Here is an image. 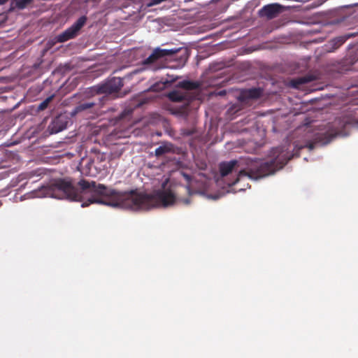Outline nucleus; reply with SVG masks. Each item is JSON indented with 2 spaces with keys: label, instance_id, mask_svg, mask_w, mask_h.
<instances>
[{
  "label": "nucleus",
  "instance_id": "f257e3e1",
  "mask_svg": "<svg viewBox=\"0 0 358 358\" xmlns=\"http://www.w3.org/2000/svg\"><path fill=\"white\" fill-rule=\"evenodd\" d=\"M78 185L81 189L80 191L69 178H58L49 185L43 186L36 194L38 197L80 201L83 208L92 203H99L133 211L166 207L176 201V196L170 189L157 190L153 194H146L136 189L122 192L85 180H80Z\"/></svg>",
  "mask_w": 358,
  "mask_h": 358
},
{
  "label": "nucleus",
  "instance_id": "f03ea898",
  "mask_svg": "<svg viewBox=\"0 0 358 358\" xmlns=\"http://www.w3.org/2000/svg\"><path fill=\"white\" fill-rule=\"evenodd\" d=\"M293 154H290L285 146H280L271 149L269 155V159L262 162L257 168V172L253 176V171L251 170L248 172L245 170H239L238 162L236 159L229 162H222L219 164L220 175L227 176L234 171L238 172L236 178L229 183V186L236 185L242 177L248 176L249 178H262L275 173L277 170L282 169L292 157Z\"/></svg>",
  "mask_w": 358,
  "mask_h": 358
},
{
  "label": "nucleus",
  "instance_id": "7ed1b4c3",
  "mask_svg": "<svg viewBox=\"0 0 358 358\" xmlns=\"http://www.w3.org/2000/svg\"><path fill=\"white\" fill-rule=\"evenodd\" d=\"M188 57V51L186 48L162 49L156 48L151 55L143 61V64L144 65L157 64L169 58L178 61V66L182 67L185 66Z\"/></svg>",
  "mask_w": 358,
  "mask_h": 358
},
{
  "label": "nucleus",
  "instance_id": "20e7f679",
  "mask_svg": "<svg viewBox=\"0 0 358 358\" xmlns=\"http://www.w3.org/2000/svg\"><path fill=\"white\" fill-rule=\"evenodd\" d=\"M122 86V80L120 78L114 77L104 83L93 87L91 90L98 94H110L120 90Z\"/></svg>",
  "mask_w": 358,
  "mask_h": 358
},
{
  "label": "nucleus",
  "instance_id": "39448f33",
  "mask_svg": "<svg viewBox=\"0 0 358 358\" xmlns=\"http://www.w3.org/2000/svg\"><path fill=\"white\" fill-rule=\"evenodd\" d=\"M86 22V16L83 15L80 17L69 28L57 36V41L64 43L76 37L79 31L85 24Z\"/></svg>",
  "mask_w": 358,
  "mask_h": 358
},
{
  "label": "nucleus",
  "instance_id": "423d86ee",
  "mask_svg": "<svg viewBox=\"0 0 358 358\" xmlns=\"http://www.w3.org/2000/svg\"><path fill=\"white\" fill-rule=\"evenodd\" d=\"M80 166L81 173L88 176H95L104 169V166L96 165L94 161L92 160L91 157L83 158Z\"/></svg>",
  "mask_w": 358,
  "mask_h": 358
},
{
  "label": "nucleus",
  "instance_id": "0eeeda50",
  "mask_svg": "<svg viewBox=\"0 0 358 358\" xmlns=\"http://www.w3.org/2000/svg\"><path fill=\"white\" fill-rule=\"evenodd\" d=\"M337 133L324 132L316 134L312 141L306 143L305 147L309 150H313L316 145H325L329 143L336 136Z\"/></svg>",
  "mask_w": 358,
  "mask_h": 358
},
{
  "label": "nucleus",
  "instance_id": "6e6552de",
  "mask_svg": "<svg viewBox=\"0 0 358 358\" xmlns=\"http://www.w3.org/2000/svg\"><path fill=\"white\" fill-rule=\"evenodd\" d=\"M69 122V118L66 115L60 114L52 119L48 127V130L50 134H57L65 129Z\"/></svg>",
  "mask_w": 358,
  "mask_h": 358
},
{
  "label": "nucleus",
  "instance_id": "1a4fd4ad",
  "mask_svg": "<svg viewBox=\"0 0 358 358\" xmlns=\"http://www.w3.org/2000/svg\"><path fill=\"white\" fill-rule=\"evenodd\" d=\"M262 90L259 87L242 90L238 96L241 103H248L250 100L259 99L262 95Z\"/></svg>",
  "mask_w": 358,
  "mask_h": 358
},
{
  "label": "nucleus",
  "instance_id": "9d476101",
  "mask_svg": "<svg viewBox=\"0 0 358 358\" xmlns=\"http://www.w3.org/2000/svg\"><path fill=\"white\" fill-rule=\"evenodd\" d=\"M283 10L282 6L278 3L268 4L262 7L259 10V15L268 19H273Z\"/></svg>",
  "mask_w": 358,
  "mask_h": 358
},
{
  "label": "nucleus",
  "instance_id": "9b49d317",
  "mask_svg": "<svg viewBox=\"0 0 358 358\" xmlns=\"http://www.w3.org/2000/svg\"><path fill=\"white\" fill-rule=\"evenodd\" d=\"M348 36H341L336 37L328 42L326 45L327 52H331L340 48L348 38Z\"/></svg>",
  "mask_w": 358,
  "mask_h": 358
},
{
  "label": "nucleus",
  "instance_id": "f8f14e48",
  "mask_svg": "<svg viewBox=\"0 0 358 358\" xmlns=\"http://www.w3.org/2000/svg\"><path fill=\"white\" fill-rule=\"evenodd\" d=\"M95 105L96 103L94 101H82L74 108L71 114L75 115L83 112L90 111Z\"/></svg>",
  "mask_w": 358,
  "mask_h": 358
},
{
  "label": "nucleus",
  "instance_id": "ddd939ff",
  "mask_svg": "<svg viewBox=\"0 0 358 358\" xmlns=\"http://www.w3.org/2000/svg\"><path fill=\"white\" fill-rule=\"evenodd\" d=\"M169 99L173 102H182L187 100V95L185 93L180 91L173 90L168 94Z\"/></svg>",
  "mask_w": 358,
  "mask_h": 358
},
{
  "label": "nucleus",
  "instance_id": "4468645a",
  "mask_svg": "<svg viewBox=\"0 0 358 358\" xmlns=\"http://www.w3.org/2000/svg\"><path fill=\"white\" fill-rule=\"evenodd\" d=\"M33 0H11L10 10L18 9L23 10L29 5Z\"/></svg>",
  "mask_w": 358,
  "mask_h": 358
},
{
  "label": "nucleus",
  "instance_id": "2eb2a0df",
  "mask_svg": "<svg viewBox=\"0 0 358 358\" xmlns=\"http://www.w3.org/2000/svg\"><path fill=\"white\" fill-rule=\"evenodd\" d=\"M178 86L186 90H193L199 88L200 84L196 81L183 80L179 83Z\"/></svg>",
  "mask_w": 358,
  "mask_h": 358
},
{
  "label": "nucleus",
  "instance_id": "dca6fc26",
  "mask_svg": "<svg viewBox=\"0 0 358 358\" xmlns=\"http://www.w3.org/2000/svg\"><path fill=\"white\" fill-rule=\"evenodd\" d=\"M313 79L310 76H303L301 78H298L296 79H293L291 81L292 86L295 88H299L301 85L308 83L312 81Z\"/></svg>",
  "mask_w": 358,
  "mask_h": 358
},
{
  "label": "nucleus",
  "instance_id": "f3484780",
  "mask_svg": "<svg viewBox=\"0 0 358 358\" xmlns=\"http://www.w3.org/2000/svg\"><path fill=\"white\" fill-rule=\"evenodd\" d=\"M171 151V148L166 145H162L156 148L155 153L156 157H160Z\"/></svg>",
  "mask_w": 358,
  "mask_h": 358
},
{
  "label": "nucleus",
  "instance_id": "a211bd4d",
  "mask_svg": "<svg viewBox=\"0 0 358 358\" xmlns=\"http://www.w3.org/2000/svg\"><path fill=\"white\" fill-rule=\"evenodd\" d=\"M53 99V95L48 96L38 106V110L41 111L48 108L49 103Z\"/></svg>",
  "mask_w": 358,
  "mask_h": 358
},
{
  "label": "nucleus",
  "instance_id": "6ab92c4d",
  "mask_svg": "<svg viewBox=\"0 0 358 358\" xmlns=\"http://www.w3.org/2000/svg\"><path fill=\"white\" fill-rule=\"evenodd\" d=\"M345 127L358 128V119L348 118L344 122Z\"/></svg>",
  "mask_w": 358,
  "mask_h": 358
},
{
  "label": "nucleus",
  "instance_id": "aec40b11",
  "mask_svg": "<svg viewBox=\"0 0 358 358\" xmlns=\"http://www.w3.org/2000/svg\"><path fill=\"white\" fill-rule=\"evenodd\" d=\"M92 160L94 161V163L97 166H102L101 163L104 161L105 158L103 155L98 153L96 154L94 157H91Z\"/></svg>",
  "mask_w": 358,
  "mask_h": 358
},
{
  "label": "nucleus",
  "instance_id": "412c9836",
  "mask_svg": "<svg viewBox=\"0 0 358 358\" xmlns=\"http://www.w3.org/2000/svg\"><path fill=\"white\" fill-rule=\"evenodd\" d=\"M41 173H38V171H31V172H29V173H26L24 174H23L22 176H24L23 177V179H29V178H33L34 176H40Z\"/></svg>",
  "mask_w": 358,
  "mask_h": 358
},
{
  "label": "nucleus",
  "instance_id": "4be33fe9",
  "mask_svg": "<svg viewBox=\"0 0 358 358\" xmlns=\"http://www.w3.org/2000/svg\"><path fill=\"white\" fill-rule=\"evenodd\" d=\"M182 203L186 204V205H188L190 203V199H184L182 200Z\"/></svg>",
  "mask_w": 358,
  "mask_h": 358
},
{
  "label": "nucleus",
  "instance_id": "5701e85b",
  "mask_svg": "<svg viewBox=\"0 0 358 358\" xmlns=\"http://www.w3.org/2000/svg\"><path fill=\"white\" fill-rule=\"evenodd\" d=\"M8 0H0V5H3L6 3Z\"/></svg>",
  "mask_w": 358,
  "mask_h": 358
},
{
  "label": "nucleus",
  "instance_id": "b1692460",
  "mask_svg": "<svg viewBox=\"0 0 358 358\" xmlns=\"http://www.w3.org/2000/svg\"><path fill=\"white\" fill-rule=\"evenodd\" d=\"M184 177L185 179H187V180H190V176L187 174H184Z\"/></svg>",
  "mask_w": 358,
  "mask_h": 358
}]
</instances>
